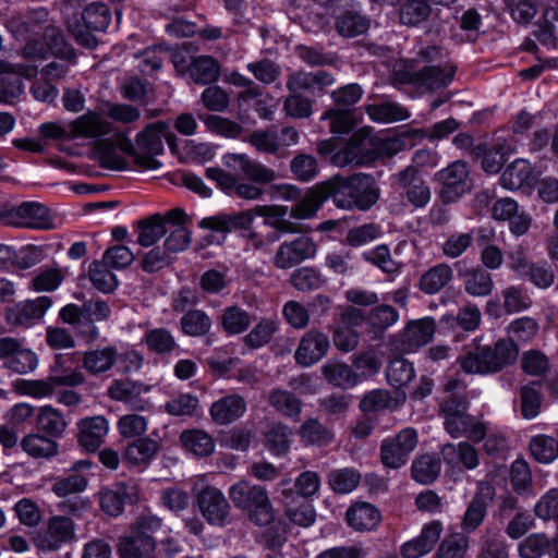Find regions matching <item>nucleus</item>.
<instances>
[{
    "label": "nucleus",
    "mask_w": 558,
    "mask_h": 558,
    "mask_svg": "<svg viewBox=\"0 0 558 558\" xmlns=\"http://www.w3.org/2000/svg\"><path fill=\"white\" fill-rule=\"evenodd\" d=\"M4 366L16 374L25 375L37 368L38 357L32 350L23 348L20 343L16 352L4 362Z\"/></svg>",
    "instance_id": "62"
},
{
    "label": "nucleus",
    "mask_w": 558,
    "mask_h": 558,
    "mask_svg": "<svg viewBox=\"0 0 558 558\" xmlns=\"http://www.w3.org/2000/svg\"><path fill=\"white\" fill-rule=\"evenodd\" d=\"M470 537L461 532L448 534L440 542L434 558H468Z\"/></svg>",
    "instance_id": "40"
},
{
    "label": "nucleus",
    "mask_w": 558,
    "mask_h": 558,
    "mask_svg": "<svg viewBox=\"0 0 558 558\" xmlns=\"http://www.w3.org/2000/svg\"><path fill=\"white\" fill-rule=\"evenodd\" d=\"M219 324L227 335H240L252 324V316L241 306H226L221 311Z\"/></svg>",
    "instance_id": "36"
},
{
    "label": "nucleus",
    "mask_w": 558,
    "mask_h": 558,
    "mask_svg": "<svg viewBox=\"0 0 558 558\" xmlns=\"http://www.w3.org/2000/svg\"><path fill=\"white\" fill-rule=\"evenodd\" d=\"M21 447L24 452L34 459H49L58 452L57 442L41 433L25 435L21 440Z\"/></svg>",
    "instance_id": "35"
},
{
    "label": "nucleus",
    "mask_w": 558,
    "mask_h": 558,
    "mask_svg": "<svg viewBox=\"0 0 558 558\" xmlns=\"http://www.w3.org/2000/svg\"><path fill=\"white\" fill-rule=\"evenodd\" d=\"M211 319L201 310H192L185 313L181 318L182 331L192 337H199L209 331Z\"/></svg>",
    "instance_id": "58"
},
{
    "label": "nucleus",
    "mask_w": 558,
    "mask_h": 558,
    "mask_svg": "<svg viewBox=\"0 0 558 558\" xmlns=\"http://www.w3.org/2000/svg\"><path fill=\"white\" fill-rule=\"evenodd\" d=\"M442 73L444 72H393L391 82L398 86L413 84L421 90H429L448 83L439 81V76Z\"/></svg>",
    "instance_id": "39"
},
{
    "label": "nucleus",
    "mask_w": 558,
    "mask_h": 558,
    "mask_svg": "<svg viewBox=\"0 0 558 558\" xmlns=\"http://www.w3.org/2000/svg\"><path fill=\"white\" fill-rule=\"evenodd\" d=\"M534 35L542 44L556 46L558 43V12L555 9L544 11Z\"/></svg>",
    "instance_id": "55"
},
{
    "label": "nucleus",
    "mask_w": 558,
    "mask_h": 558,
    "mask_svg": "<svg viewBox=\"0 0 558 558\" xmlns=\"http://www.w3.org/2000/svg\"><path fill=\"white\" fill-rule=\"evenodd\" d=\"M329 348L330 341L328 336L320 330L312 329L300 339L294 352V360L301 366H312L327 354Z\"/></svg>",
    "instance_id": "17"
},
{
    "label": "nucleus",
    "mask_w": 558,
    "mask_h": 558,
    "mask_svg": "<svg viewBox=\"0 0 558 558\" xmlns=\"http://www.w3.org/2000/svg\"><path fill=\"white\" fill-rule=\"evenodd\" d=\"M92 466L93 462L88 459L75 461L70 469L72 473L63 477H58L51 490L58 497H66L84 492L88 484L87 476L84 472L89 471Z\"/></svg>",
    "instance_id": "23"
},
{
    "label": "nucleus",
    "mask_w": 558,
    "mask_h": 558,
    "mask_svg": "<svg viewBox=\"0 0 558 558\" xmlns=\"http://www.w3.org/2000/svg\"><path fill=\"white\" fill-rule=\"evenodd\" d=\"M154 538L124 537L120 543L121 558H156Z\"/></svg>",
    "instance_id": "43"
},
{
    "label": "nucleus",
    "mask_w": 558,
    "mask_h": 558,
    "mask_svg": "<svg viewBox=\"0 0 558 558\" xmlns=\"http://www.w3.org/2000/svg\"><path fill=\"white\" fill-rule=\"evenodd\" d=\"M228 495L234 507L245 511L254 524L265 526L274 521V508L263 486L239 481L230 486Z\"/></svg>",
    "instance_id": "7"
},
{
    "label": "nucleus",
    "mask_w": 558,
    "mask_h": 558,
    "mask_svg": "<svg viewBox=\"0 0 558 558\" xmlns=\"http://www.w3.org/2000/svg\"><path fill=\"white\" fill-rule=\"evenodd\" d=\"M93 151L96 160L102 168L121 171L129 167L126 159L120 153L121 149L117 144V134L113 141L104 138L95 142Z\"/></svg>",
    "instance_id": "26"
},
{
    "label": "nucleus",
    "mask_w": 558,
    "mask_h": 558,
    "mask_svg": "<svg viewBox=\"0 0 558 558\" xmlns=\"http://www.w3.org/2000/svg\"><path fill=\"white\" fill-rule=\"evenodd\" d=\"M322 373L326 380L337 387L350 388L357 383V376L352 368L336 360H329L322 367Z\"/></svg>",
    "instance_id": "41"
},
{
    "label": "nucleus",
    "mask_w": 558,
    "mask_h": 558,
    "mask_svg": "<svg viewBox=\"0 0 558 558\" xmlns=\"http://www.w3.org/2000/svg\"><path fill=\"white\" fill-rule=\"evenodd\" d=\"M245 399L238 393L226 395L211 403L209 415L218 425H229L240 420L246 412Z\"/></svg>",
    "instance_id": "22"
},
{
    "label": "nucleus",
    "mask_w": 558,
    "mask_h": 558,
    "mask_svg": "<svg viewBox=\"0 0 558 558\" xmlns=\"http://www.w3.org/2000/svg\"><path fill=\"white\" fill-rule=\"evenodd\" d=\"M66 422L63 414L52 408L51 405H45L39 408L36 416V427L39 433L50 437H61L66 429Z\"/></svg>",
    "instance_id": "33"
},
{
    "label": "nucleus",
    "mask_w": 558,
    "mask_h": 558,
    "mask_svg": "<svg viewBox=\"0 0 558 558\" xmlns=\"http://www.w3.org/2000/svg\"><path fill=\"white\" fill-rule=\"evenodd\" d=\"M398 402L391 397L390 392L385 389H376L366 393L360 403L363 412H380L384 410H395Z\"/></svg>",
    "instance_id": "59"
},
{
    "label": "nucleus",
    "mask_w": 558,
    "mask_h": 558,
    "mask_svg": "<svg viewBox=\"0 0 558 558\" xmlns=\"http://www.w3.org/2000/svg\"><path fill=\"white\" fill-rule=\"evenodd\" d=\"M507 11L514 22L527 25L539 10V0H504Z\"/></svg>",
    "instance_id": "54"
},
{
    "label": "nucleus",
    "mask_w": 558,
    "mask_h": 558,
    "mask_svg": "<svg viewBox=\"0 0 558 558\" xmlns=\"http://www.w3.org/2000/svg\"><path fill=\"white\" fill-rule=\"evenodd\" d=\"M77 441L86 451L95 452L104 442L109 430L105 416L85 417L77 423Z\"/></svg>",
    "instance_id": "24"
},
{
    "label": "nucleus",
    "mask_w": 558,
    "mask_h": 558,
    "mask_svg": "<svg viewBox=\"0 0 558 558\" xmlns=\"http://www.w3.org/2000/svg\"><path fill=\"white\" fill-rule=\"evenodd\" d=\"M469 407L468 397L444 399L439 404L444 428L453 438L465 437L473 442H481L486 437L487 426L468 413Z\"/></svg>",
    "instance_id": "5"
},
{
    "label": "nucleus",
    "mask_w": 558,
    "mask_h": 558,
    "mask_svg": "<svg viewBox=\"0 0 558 558\" xmlns=\"http://www.w3.org/2000/svg\"><path fill=\"white\" fill-rule=\"evenodd\" d=\"M494 282L492 275L483 268H475L465 272L464 290L472 296H486L492 293Z\"/></svg>",
    "instance_id": "45"
},
{
    "label": "nucleus",
    "mask_w": 558,
    "mask_h": 558,
    "mask_svg": "<svg viewBox=\"0 0 558 558\" xmlns=\"http://www.w3.org/2000/svg\"><path fill=\"white\" fill-rule=\"evenodd\" d=\"M366 112L373 121L381 123L402 121L410 116L407 109L396 102L368 105Z\"/></svg>",
    "instance_id": "49"
},
{
    "label": "nucleus",
    "mask_w": 558,
    "mask_h": 558,
    "mask_svg": "<svg viewBox=\"0 0 558 558\" xmlns=\"http://www.w3.org/2000/svg\"><path fill=\"white\" fill-rule=\"evenodd\" d=\"M453 279V269L446 263H439L424 271L418 280V288L426 294H436Z\"/></svg>",
    "instance_id": "28"
},
{
    "label": "nucleus",
    "mask_w": 558,
    "mask_h": 558,
    "mask_svg": "<svg viewBox=\"0 0 558 558\" xmlns=\"http://www.w3.org/2000/svg\"><path fill=\"white\" fill-rule=\"evenodd\" d=\"M290 282L296 290L306 292L322 288L326 280L317 269L301 267L292 272Z\"/></svg>",
    "instance_id": "56"
},
{
    "label": "nucleus",
    "mask_w": 558,
    "mask_h": 558,
    "mask_svg": "<svg viewBox=\"0 0 558 558\" xmlns=\"http://www.w3.org/2000/svg\"><path fill=\"white\" fill-rule=\"evenodd\" d=\"M137 230V243L144 247L154 245L167 232L165 219L159 214H155L138 221Z\"/></svg>",
    "instance_id": "42"
},
{
    "label": "nucleus",
    "mask_w": 558,
    "mask_h": 558,
    "mask_svg": "<svg viewBox=\"0 0 558 558\" xmlns=\"http://www.w3.org/2000/svg\"><path fill=\"white\" fill-rule=\"evenodd\" d=\"M110 313L108 303L97 299L88 300L82 306L68 304L60 310L59 317L63 323L71 325L87 342H93L99 336L95 322L106 320Z\"/></svg>",
    "instance_id": "9"
},
{
    "label": "nucleus",
    "mask_w": 558,
    "mask_h": 558,
    "mask_svg": "<svg viewBox=\"0 0 558 558\" xmlns=\"http://www.w3.org/2000/svg\"><path fill=\"white\" fill-rule=\"evenodd\" d=\"M278 330V323L270 318L260 319L244 337V343L252 349H258L270 342Z\"/></svg>",
    "instance_id": "52"
},
{
    "label": "nucleus",
    "mask_w": 558,
    "mask_h": 558,
    "mask_svg": "<svg viewBox=\"0 0 558 558\" xmlns=\"http://www.w3.org/2000/svg\"><path fill=\"white\" fill-rule=\"evenodd\" d=\"M396 178L400 195L414 208H423L430 202L429 185L421 178L415 168L408 167Z\"/></svg>",
    "instance_id": "15"
},
{
    "label": "nucleus",
    "mask_w": 558,
    "mask_h": 558,
    "mask_svg": "<svg viewBox=\"0 0 558 558\" xmlns=\"http://www.w3.org/2000/svg\"><path fill=\"white\" fill-rule=\"evenodd\" d=\"M415 62H424L420 70H456L457 64L449 61L447 53L436 46H428L420 50Z\"/></svg>",
    "instance_id": "57"
},
{
    "label": "nucleus",
    "mask_w": 558,
    "mask_h": 558,
    "mask_svg": "<svg viewBox=\"0 0 558 558\" xmlns=\"http://www.w3.org/2000/svg\"><path fill=\"white\" fill-rule=\"evenodd\" d=\"M380 520L379 510L368 502L355 504L347 511L348 524L360 532L374 530Z\"/></svg>",
    "instance_id": "27"
},
{
    "label": "nucleus",
    "mask_w": 558,
    "mask_h": 558,
    "mask_svg": "<svg viewBox=\"0 0 558 558\" xmlns=\"http://www.w3.org/2000/svg\"><path fill=\"white\" fill-rule=\"evenodd\" d=\"M333 83L329 72H294L288 82L289 89L293 93L284 101V111L289 117L304 119L312 114V102L299 95L301 90L311 94L322 92Z\"/></svg>",
    "instance_id": "8"
},
{
    "label": "nucleus",
    "mask_w": 558,
    "mask_h": 558,
    "mask_svg": "<svg viewBox=\"0 0 558 558\" xmlns=\"http://www.w3.org/2000/svg\"><path fill=\"white\" fill-rule=\"evenodd\" d=\"M469 174V168L463 161H454L437 173L441 183L440 195L445 203H453L471 190Z\"/></svg>",
    "instance_id": "14"
},
{
    "label": "nucleus",
    "mask_w": 558,
    "mask_h": 558,
    "mask_svg": "<svg viewBox=\"0 0 558 558\" xmlns=\"http://www.w3.org/2000/svg\"><path fill=\"white\" fill-rule=\"evenodd\" d=\"M519 356V348L512 340L499 339L493 347L470 344L458 359L468 374H494L512 365Z\"/></svg>",
    "instance_id": "2"
},
{
    "label": "nucleus",
    "mask_w": 558,
    "mask_h": 558,
    "mask_svg": "<svg viewBox=\"0 0 558 558\" xmlns=\"http://www.w3.org/2000/svg\"><path fill=\"white\" fill-rule=\"evenodd\" d=\"M80 19L84 21L88 29L105 32L110 24L111 12L107 4L95 2L84 9Z\"/></svg>",
    "instance_id": "47"
},
{
    "label": "nucleus",
    "mask_w": 558,
    "mask_h": 558,
    "mask_svg": "<svg viewBox=\"0 0 558 558\" xmlns=\"http://www.w3.org/2000/svg\"><path fill=\"white\" fill-rule=\"evenodd\" d=\"M222 165L231 170L242 173L248 182L236 183L233 194L242 199L257 201L264 195L260 184H268L276 179V172L267 166L251 158L246 154L227 153L221 158Z\"/></svg>",
    "instance_id": "4"
},
{
    "label": "nucleus",
    "mask_w": 558,
    "mask_h": 558,
    "mask_svg": "<svg viewBox=\"0 0 558 558\" xmlns=\"http://www.w3.org/2000/svg\"><path fill=\"white\" fill-rule=\"evenodd\" d=\"M316 253L317 245L315 241L307 235H299L280 243L271 260L277 269L288 270L313 258Z\"/></svg>",
    "instance_id": "11"
},
{
    "label": "nucleus",
    "mask_w": 558,
    "mask_h": 558,
    "mask_svg": "<svg viewBox=\"0 0 558 558\" xmlns=\"http://www.w3.org/2000/svg\"><path fill=\"white\" fill-rule=\"evenodd\" d=\"M368 26V20L352 11H348L340 15L336 24L338 33L345 37L359 36L365 33Z\"/></svg>",
    "instance_id": "64"
},
{
    "label": "nucleus",
    "mask_w": 558,
    "mask_h": 558,
    "mask_svg": "<svg viewBox=\"0 0 558 558\" xmlns=\"http://www.w3.org/2000/svg\"><path fill=\"white\" fill-rule=\"evenodd\" d=\"M294 496L293 489L282 490L287 517L291 522L300 526L306 527L312 525L315 521V510L313 506L304 499L300 502H294Z\"/></svg>",
    "instance_id": "32"
},
{
    "label": "nucleus",
    "mask_w": 558,
    "mask_h": 558,
    "mask_svg": "<svg viewBox=\"0 0 558 558\" xmlns=\"http://www.w3.org/2000/svg\"><path fill=\"white\" fill-rule=\"evenodd\" d=\"M415 376V369L411 362L403 357L392 359L386 368V379L395 388L407 386Z\"/></svg>",
    "instance_id": "44"
},
{
    "label": "nucleus",
    "mask_w": 558,
    "mask_h": 558,
    "mask_svg": "<svg viewBox=\"0 0 558 558\" xmlns=\"http://www.w3.org/2000/svg\"><path fill=\"white\" fill-rule=\"evenodd\" d=\"M148 350L158 354H169L177 348L173 335L166 328L148 330L143 339Z\"/></svg>",
    "instance_id": "50"
},
{
    "label": "nucleus",
    "mask_w": 558,
    "mask_h": 558,
    "mask_svg": "<svg viewBox=\"0 0 558 558\" xmlns=\"http://www.w3.org/2000/svg\"><path fill=\"white\" fill-rule=\"evenodd\" d=\"M109 267L102 259L95 260L89 265L88 276L90 282L94 288L102 293H110L118 287L117 277L109 270Z\"/></svg>",
    "instance_id": "48"
},
{
    "label": "nucleus",
    "mask_w": 558,
    "mask_h": 558,
    "mask_svg": "<svg viewBox=\"0 0 558 558\" xmlns=\"http://www.w3.org/2000/svg\"><path fill=\"white\" fill-rule=\"evenodd\" d=\"M75 539V524L66 515L51 517L46 527L37 534L36 546L41 550L54 551Z\"/></svg>",
    "instance_id": "13"
},
{
    "label": "nucleus",
    "mask_w": 558,
    "mask_h": 558,
    "mask_svg": "<svg viewBox=\"0 0 558 558\" xmlns=\"http://www.w3.org/2000/svg\"><path fill=\"white\" fill-rule=\"evenodd\" d=\"M329 198L341 209L367 210L379 199L380 190L375 178L366 173L350 177L333 175L323 182Z\"/></svg>",
    "instance_id": "1"
},
{
    "label": "nucleus",
    "mask_w": 558,
    "mask_h": 558,
    "mask_svg": "<svg viewBox=\"0 0 558 558\" xmlns=\"http://www.w3.org/2000/svg\"><path fill=\"white\" fill-rule=\"evenodd\" d=\"M49 296H39L34 300L20 302L7 311V320L14 326H32L39 322L51 306Z\"/></svg>",
    "instance_id": "18"
},
{
    "label": "nucleus",
    "mask_w": 558,
    "mask_h": 558,
    "mask_svg": "<svg viewBox=\"0 0 558 558\" xmlns=\"http://www.w3.org/2000/svg\"><path fill=\"white\" fill-rule=\"evenodd\" d=\"M444 532V525L435 520L425 524L421 533L413 539L404 543L401 547L403 558H420L428 554L439 541Z\"/></svg>",
    "instance_id": "21"
},
{
    "label": "nucleus",
    "mask_w": 558,
    "mask_h": 558,
    "mask_svg": "<svg viewBox=\"0 0 558 558\" xmlns=\"http://www.w3.org/2000/svg\"><path fill=\"white\" fill-rule=\"evenodd\" d=\"M180 440L189 452L198 458L211 456L216 447L214 438L201 429L184 430Z\"/></svg>",
    "instance_id": "37"
},
{
    "label": "nucleus",
    "mask_w": 558,
    "mask_h": 558,
    "mask_svg": "<svg viewBox=\"0 0 558 558\" xmlns=\"http://www.w3.org/2000/svg\"><path fill=\"white\" fill-rule=\"evenodd\" d=\"M436 331V322L432 317L410 322L401 335V344L397 347L403 353L413 352L432 341Z\"/></svg>",
    "instance_id": "19"
},
{
    "label": "nucleus",
    "mask_w": 558,
    "mask_h": 558,
    "mask_svg": "<svg viewBox=\"0 0 558 558\" xmlns=\"http://www.w3.org/2000/svg\"><path fill=\"white\" fill-rule=\"evenodd\" d=\"M196 505L211 525L225 526L232 521L231 506L223 493L215 486L202 488L196 495Z\"/></svg>",
    "instance_id": "12"
},
{
    "label": "nucleus",
    "mask_w": 558,
    "mask_h": 558,
    "mask_svg": "<svg viewBox=\"0 0 558 558\" xmlns=\"http://www.w3.org/2000/svg\"><path fill=\"white\" fill-rule=\"evenodd\" d=\"M299 434L302 441L307 445L325 446L332 439L331 432L314 418L304 422Z\"/></svg>",
    "instance_id": "61"
},
{
    "label": "nucleus",
    "mask_w": 558,
    "mask_h": 558,
    "mask_svg": "<svg viewBox=\"0 0 558 558\" xmlns=\"http://www.w3.org/2000/svg\"><path fill=\"white\" fill-rule=\"evenodd\" d=\"M432 8L425 0H404L400 3L399 19L404 25H417L430 15Z\"/></svg>",
    "instance_id": "46"
},
{
    "label": "nucleus",
    "mask_w": 558,
    "mask_h": 558,
    "mask_svg": "<svg viewBox=\"0 0 558 558\" xmlns=\"http://www.w3.org/2000/svg\"><path fill=\"white\" fill-rule=\"evenodd\" d=\"M169 125L155 122L137 133L133 143L124 133L117 134V144L121 153L133 157L134 163L143 170H157L161 167L158 156L163 153L162 137L167 135Z\"/></svg>",
    "instance_id": "3"
},
{
    "label": "nucleus",
    "mask_w": 558,
    "mask_h": 558,
    "mask_svg": "<svg viewBox=\"0 0 558 558\" xmlns=\"http://www.w3.org/2000/svg\"><path fill=\"white\" fill-rule=\"evenodd\" d=\"M533 181L532 166L524 159L511 162L500 177V184L507 190H518L524 185H531Z\"/></svg>",
    "instance_id": "31"
},
{
    "label": "nucleus",
    "mask_w": 558,
    "mask_h": 558,
    "mask_svg": "<svg viewBox=\"0 0 558 558\" xmlns=\"http://www.w3.org/2000/svg\"><path fill=\"white\" fill-rule=\"evenodd\" d=\"M441 462L435 453L417 456L411 465L412 477L424 485L432 484L440 474Z\"/></svg>",
    "instance_id": "34"
},
{
    "label": "nucleus",
    "mask_w": 558,
    "mask_h": 558,
    "mask_svg": "<svg viewBox=\"0 0 558 558\" xmlns=\"http://www.w3.org/2000/svg\"><path fill=\"white\" fill-rule=\"evenodd\" d=\"M159 450V441L150 437H140L126 446L124 459L134 465H147Z\"/></svg>",
    "instance_id": "30"
},
{
    "label": "nucleus",
    "mask_w": 558,
    "mask_h": 558,
    "mask_svg": "<svg viewBox=\"0 0 558 558\" xmlns=\"http://www.w3.org/2000/svg\"><path fill=\"white\" fill-rule=\"evenodd\" d=\"M417 442V433L411 427H405L396 436L384 439L380 445L383 464L389 469L403 466L408 462L410 453L416 448Z\"/></svg>",
    "instance_id": "10"
},
{
    "label": "nucleus",
    "mask_w": 558,
    "mask_h": 558,
    "mask_svg": "<svg viewBox=\"0 0 558 558\" xmlns=\"http://www.w3.org/2000/svg\"><path fill=\"white\" fill-rule=\"evenodd\" d=\"M292 430L283 424L272 425L266 433V446L277 456L286 453L291 445Z\"/></svg>",
    "instance_id": "60"
},
{
    "label": "nucleus",
    "mask_w": 558,
    "mask_h": 558,
    "mask_svg": "<svg viewBox=\"0 0 558 558\" xmlns=\"http://www.w3.org/2000/svg\"><path fill=\"white\" fill-rule=\"evenodd\" d=\"M12 223L16 227L31 229H50L52 218L47 207L35 202H25L11 211Z\"/></svg>",
    "instance_id": "20"
},
{
    "label": "nucleus",
    "mask_w": 558,
    "mask_h": 558,
    "mask_svg": "<svg viewBox=\"0 0 558 558\" xmlns=\"http://www.w3.org/2000/svg\"><path fill=\"white\" fill-rule=\"evenodd\" d=\"M140 385L131 380L116 379L108 388V396L112 400L128 403L135 410L145 411L148 402L140 399Z\"/></svg>",
    "instance_id": "29"
},
{
    "label": "nucleus",
    "mask_w": 558,
    "mask_h": 558,
    "mask_svg": "<svg viewBox=\"0 0 558 558\" xmlns=\"http://www.w3.org/2000/svg\"><path fill=\"white\" fill-rule=\"evenodd\" d=\"M118 360L114 347L90 350L84 353L83 367L90 374L97 375L112 368Z\"/></svg>",
    "instance_id": "38"
},
{
    "label": "nucleus",
    "mask_w": 558,
    "mask_h": 558,
    "mask_svg": "<svg viewBox=\"0 0 558 558\" xmlns=\"http://www.w3.org/2000/svg\"><path fill=\"white\" fill-rule=\"evenodd\" d=\"M269 403L286 416H298L301 413L302 402L290 391L272 389L268 397Z\"/></svg>",
    "instance_id": "51"
},
{
    "label": "nucleus",
    "mask_w": 558,
    "mask_h": 558,
    "mask_svg": "<svg viewBox=\"0 0 558 558\" xmlns=\"http://www.w3.org/2000/svg\"><path fill=\"white\" fill-rule=\"evenodd\" d=\"M113 126L100 113L88 110L84 114L77 117L69 124V138H84L97 141L104 140L111 134Z\"/></svg>",
    "instance_id": "16"
},
{
    "label": "nucleus",
    "mask_w": 558,
    "mask_h": 558,
    "mask_svg": "<svg viewBox=\"0 0 558 558\" xmlns=\"http://www.w3.org/2000/svg\"><path fill=\"white\" fill-rule=\"evenodd\" d=\"M329 198L326 187H323V182L310 189L303 197H301L290 210V217L294 219H311L313 218L322 205Z\"/></svg>",
    "instance_id": "25"
},
{
    "label": "nucleus",
    "mask_w": 558,
    "mask_h": 558,
    "mask_svg": "<svg viewBox=\"0 0 558 558\" xmlns=\"http://www.w3.org/2000/svg\"><path fill=\"white\" fill-rule=\"evenodd\" d=\"M532 457L539 463H549L558 457V441L547 435H537L530 441Z\"/></svg>",
    "instance_id": "53"
},
{
    "label": "nucleus",
    "mask_w": 558,
    "mask_h": 558,
    "mask_svg": "<svg viewBox=\"0 0 558 558\" xmlns=\"http://www.w3.org/2000/svg\"><path fill=\"white\" fill-rule=\"evenodd\" d=\"M361 475L354 469L333 470L328 475V483L331 489L339 494H348L356 488Z\"/></svg>",
    "instance_id": "63"
},
{
    "label": "nucleus",
    "mask_w": 558,
    "mask_h": 558,
    "mask_svg": "<svg viewBox=\"0 0 558 558\" xmlns=\"http://www.w3.org/2000/svg\"><path fill=\"white\" fill-rule=\"evenodd\" d=\"M138 68L160 70L166 61L172 62L177 70H219L217 61L206 54H192L186 47H177L173 50L162 46L148 48L137 56Z\"/></svg>",
    "instance_id": "6"
}]
</instances>
